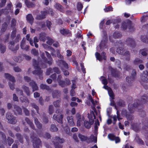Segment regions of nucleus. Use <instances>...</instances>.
<instances>
[{
  "label": "nucleus",
  "instance_id": "50",
  "mask_svg": "<svg viewBox=\"0 0 148 148\" xmlns=\"http://www.w3.org/2000/svg\"><path fill=\"white\" fill-rule=\"evenodd\" d=\"M108 138L111 140H114L116 136L113 134H109L108 135Z\"/></svg>",
  "mask_w": 148,
  "mask_h": 148
},
{
  "label": "nucleus",
  "instance_id": "1",
  "mask_svg": "<svg viewBox=\"0 0 148 148\" xmlns=\"http://www.w3.org/2000/svg\"><path fill=\"white\" fill-rule=\"evenodd\" d=\"M148 100V98L146 95H143L142 96L141 100L140 102L139 100H136L134 103L133 105L129 104L128 105V109L129 111L131 113L133 112L135 109V108L140 104H141L145 103Z\"/></svg>",
  "mask_w": 148,
  "mask_h": 148
},
{
  "label": "nucleus",
  "instance_id": "6",
  "mask_svg": "<svg viewBox=\"0 0 148 148\" xmlns=\"http://www.w3.org/2000/svg\"><path fill=\"white\" fill-rule=\"evenodd\" d=\"M6 118L8 122L11 124H15L17 122L15 117H14L10 112H8L6 115Z\"/></svg>",
  "mask_w": 148,
  "mask_h": 148
},
{
  "label": "nucleus",
  "instance_id": "41",
  "mask_svg": "<svg viewBox=\"0 0 148 148\" xmlns=\"http://www.w3.org/2000/svg\"><path fill=\"white\" fill-rule=\"evenodd\" d=\"M147 49H145L141 50L140 51V53L143 56H146L147 54Z\"/></svg>",
  "mask_w": 148,
  "mask_h": 148
},
{
  "label": "nucleus",
  "instance_id": "9",
  "mask_svg": "<svg viewBox=\"0 0 148 148\" xmlns=\"http://www.w3.org/2000/svg\"><path fill=\"white\" fill-rule=\"evenodd\" d=\"M136 75V71L135 70L132 71L131 74V77H126V80L127 81L128 83H132L134 80Z\"/></svg>",
  "mask_w": 148,
  "mask_h": 148
},
{
  "label": "nucleus",
  "instance_id": "33",
  "mask_svg": "<svg viewBox=\"0 0 148 148\" xmlns=\"http://www.w3.org/2000/svg\"><path fill=\"white\" fill-rule=\"evenodd\" d=\"M88 99L90 100L92 104L94 106H95V105L97 104L98 101H94L92 99L91 96L90 95H88Z\"/></svg>",
  "mask_w": 148,
  "mask_h": 148
},
{
  "label": "nucleus",
  "instance_id": "31",
  "mask_svg": "<svg viewBox=\"0 0 148 148\" xmlns=\"http://www.w3.org/2000/svg\"><path fill=\"white\" fill-rule=\"evenodd\" d=\"M52 95L53 98H58L60 96V92L57 90H55L53 92Z\"/></svg>",
  "mask_w": 148,
  "mask_h": 148
},
{
  "label": "nucleus",
  "instance_id": "17",
  "mask_svg": "<svg viewBox=\"0 0 148 148\" xmlns=\"http://www.w3.org/2000/svg\"><path fill=\"white\" fill-rule=\"evenodd\" d=\"M25 39H23L21 42L20 47L22 49L27 51L29 49V46L27 45L25 46Z\"/></svg>",
  "mask_w": 148,
  "mask_h": 148
},
{
  "label": "nucleus",
  "instance_id": "37",
  "mask_svg": "<svg viewBox=\"0 0 148 148\" xmlns=\"http://www.w3.org/2000/svg\"><path fill=\"white\" fill-rule=\"evenodd\" d=\"M6 47L5 45L2 44H0V51L1 53H4L5 51Z\"/></svg>",
  "mask_w": 148,
  "mask_h": 148
},
{
  "label": "nucleus",
  "instance_id": "26",
  "mask_svg": "<svg viewBox=\"0 0 148 148\" xmlns=\"http://www.w3.org/2000/svg\"><path fill=\"white\" fill-rule=\"evenodd\" d=\"M25 120L27 123L29 125L30 127L32 129H35V126L32 121L27 118H26Z\"/></svg>",
  "mask_w": 148,
  "mask_h": 148
},
{
  "label": "nucleus",
  "instance_id": "59",
  "mask_svg": "<svg viewBox=\"0 0 148 148\" xmlns=\"http://www.w3.org/2000/svg\"><path fill=\"white\" fill-rule=\"evenodd\" d=\"M113 8L112 7H108L104 9V10L105 12H108L110 11H112Z\"/></svg>",
  "mask_w": 148,
  "mask_h": 148
},
{
  "label": "nucleus",
  "instance_id": "43",
  "mask_svg": "<svg viewBox=\"0 0 148 148\" xmlns=\"http://www.w3.org/2000/svg\"><path fill=\"white\" fill-rule=\"evenodd\" d=\"M90 138L92 142H94V143H96L97 142V137L94 136L93 135H91L90 137Z\"/></svg>",
  "mask_w": 148,
  "mask_h": 148
},
{
  "label": "nucleus",
  "instance_id": "2",
  "mask_svg": "<svg viewBox=\"0 0 148 148\" xmlns=\"http://www.w3.org/2000/svg\"><path fill=\"white\" fill-rule=\"evenodd\" d=\"M33 64L34 66L35 70L34 71L33 73L34 74H37L39 75L40 79H42L43 78L42 76V71L41 70L39 66V64L37 62L36 60H33Z\"/></svg>",
  "mask_w": 148,
  "mask_h": 148
},
{
  "label": "nucleus",
  "instance_id": "24",
  "mask_svg": "<svg viewBox=\"0 0 148 148\" xmlns=\"http://www.w3.org/2000/svg\"><path fill=\"white\" fill-rule=\"evenodd\" d=\"M27 21L31 25L33 22L34 18L31 14H28L26 16Z\"/></svg>",
  "mask_w": 148,
  "mask_h": 148
},
{
  "label": "nucleus",
  "instance_id": "40",
  "mask_svg": "<svg viewBox=\"0 0 148 148\" xmlns=\"http://www.w3.org/2000/svg\"><path fill=\"white\" fill-rule=\"evenodd\" d=\"M47 43L49 45H51L53 42V40L51 38L49 37H47Z\"/></svg>",
  "mask_w": 148,
  "mask_h": 148
},
{
  "label": "nucleus",
  "instance_id": "36",
  "mask_svg": "<svg viewBox=\"0 0 148 148\" xmlns=\"http://www.w3.org/2000/svg\"><path fill=\"white\" fill-rule=\"evenodd\" d=\"M78 137L82 141H84L86 140L87 138L86 136H85L80 134H79Z\"/></svg>",
  "mask_w": 148,
  "mask_h": 148
},
{
  "label": "nucleus",
  "instance_id": "53",
  "mask_svg": "<svg viewBox=\"0 0 148 148\" xmlns=\"http://www.w3.org/2000/svg\"><path fill=\"white\" fill-rule=\"evenodd\" d=\"M108 93L110 96L112 98V99H114V95L112 91L110 89L108 90Z\"/></svg>",
  "mask_w": 148,
  "mask_h": 148
},
{
  "label": "nucleus",
  "instance_id": "28",
  "mask_svg": "<svg viewBox=\"0 0 148 148\" xmlns=\"http://www.w3.org/2000/svg\"><path fill=\"white\" fill-rule=\"evenodd\" d=\"M141 39L143 42L148 43V32L146 36H142L141 37Z\"/></svg>",
  "mask_w": 148,
  "mask_h": 148
},
{
  "label": "nucleus",
  "instance_id": "49",
  "mask_svg": "<svg viewBox=\"0 0 148 148\" xmlns=\"http://www.w3.org/2000/svg\"><path fill=\"white\" fill-rule=\"evenodd\" d=\"M132 126L133 129L135 131H138L139 129V127L136 124L132 125Z\"/></svg>",
  "mask_w": 148,
  "mask_h": 148
},
{
  "label": "nucleus",
  "instance_id": "7",
  "mask_svg": "<svg viewBox=\"0 0 148 148\" xmlns=\"http://www.w3.org/2000/svg\"><path fill=\"white\" fill-rule=\"evenodd\" d=\"M31 138L33 140V146L34 148H39V147L41 145V141L39 138L35 137L33 138V137L31 136Z\"/></svg>",
  "mask_w": 148,
  "mask_h": 148
},
{
  "label": "nucleus",
  "instance_id": "60",
  "mask_svg": "<svg viewBox=\"0 0 148 148\" xmlns=\"http://www.w3.org/2000/svg\"><path fill=\"white\" fill-rule=\"evenodd\" d=\"M135 140L139 144H143V140H141L140 138H139L138 137H136L135 138Z\"/></svg>",
  "mask_w": 148,
  "mask_h": 148
},
{
  "label": "nucleus",
  "instance_id": "14",
  "mask_svg": "<svg viewBox=\"0 0 148 148\" xmlns=\"http://www.w3.org/2000/svg\"><path fill=\"white\" fill-rule=\"evenodd\" d=\"M77 119V126H80L81 125V123L82 121H85V118L84 116L81 117V116L79 114L76 115Z\"/></svg>",
  "mask_w": 148,
  "mask_h": 148
},
{
  "label": "nucleus",
  "instance_id": "52",
  "mask_svg": "<svg viewBox=\"0 0 148 148\" xmlns=\"http://www.w3.org/2000/svg\"><path fill=\"white\" fill-rule=\"evenodd\" d=\"M16 32V28H14L12 33L11 35V37L12 39H13L14 38Z\"/></svg>",
  "mask_w": 148,
  "mask_h": 148
},
{
  "label": "nucleus",
  "instance_id": "23",
  "mask_svg": "<svg viewBox=\"0 0 148 148\" xmlns=\"http://www.w3.org/2000/svg\"><path fill=\"white\" fill-rule=\"evenodd\" d=\"M23 59V58L22 57V55H20L18 56H15L14 58V60L18 62H21Z\"/></svg>",
  "mask_w": 148,
  "mask_h": 148
},
{
  "label": "nucleus",
  "instance_id": "56",
  "mask_svg": "<svg viewBox=\"0 0 148 148\" xmlns=\"http://www.w3.org/2000/svg\"><path fill=\"white\" fill-rule=\"evenodd\" d=\"M82 5L80 2L78 3L77 5V8L78 10L80 11L83 8Z\"/></svg>",
  "mask_w": 148,
  "mask_h": 148
},
{
  "label": "nucleus",
  "instance_id": "13",
  "mask_svg": "<svg viewBox=\"0 0 148 148\" xmlns=\"http://www.w3.org/2000/svg\"><path fill=\"white\" fill-rule=\"evenodd\" d=\"M63 117V116L62 114L59 116L58 115L55 114L53 115V119L56 120L58 123H62Z\"/></svg>",
  "mask_w": 148,
  "mask_h": 148
},
{
  "label": "nucleus",
  "instance_id": "58",
  "mask_svg": "<svg viewBox=\"0 0 148 148\" xmlns=\"http://www.w3.org/2000/svg\"><path fill=\"white\" fill-rule=\"evenodd\" d=\"M53 70L51 68H49L48 69L46 72V74L47 75H49L51 73H53Z\"/></svg>",
  "mask_w": 148,
  "mask_h": 148
},
{
  "label": "nucleus",
  "instance_id": "5",
  "mask_svg": "<svg viewBox=\"0 0 148 148\" xmlns=\"http://www.w3.org/2000/svg\"><path fill=\"white\" fill-rule=\"evenodd\" d=\"M64 142V140L60 138L59 137H55L53 140V142L56 148H61L62 145L61 144Z\"/></svg>",
  "mask_w": 148,
  "mask_h": 148
},
{
  "label": "nucleus",
  "instance_id": "15",
  "mask_svg": "<svg viewBox=\"0 0 148 148\" xmlns=\"http://www.w3.org/2000/svg\"><path fill=\"white\" fill-rule=\"evenodd\" d=\"M13 111L16 114H21L22 113V110L19 106L14 105V106Z\"/></svg>",
  "mask_w": 148,
  "mask_h": 148
},
{
  "label": "nucleus",
  "instance_id": "11",
  "mask_svg": "<svg viewBox=\"0 0 148 148\" xmlns=\"http://www.w3.org/2000/svg\"><path fill=\"white\" fill-rule=\"evenodd\" d=\"M104 39L101 41L99 46L101 50L103 49L106 48L107 47V46L106 45V43L108 40L107 37L105 36L104 37Z\"/></svg>",
  "mask_w": 148,
  "mask_h": 148
},
{
  "label": "nucleus",
  "instance_id": "46",
  "mask_svg": "<svg viewBox=\"0 0 148 148\" xmlns=\"http://www.w3.org/2000/svg\"><path fill=\"white\" fill-rule=\"evenodd\" d=\"M60 63L65 68L67 69L68 68V64L66 63L64 61L61 60L60 61Z\"/></svg>",
  "mask_w": 148,
  "mask_h": 148
},
{
  "label": "nucleus",
  "instance_id": "51",
  "mask_svg": "<svg viewBox=\"0 0 148 148\" xmlns=\"http://www.w3.org/2000/svg\"><path fill=\"white\" fill-rule=\"evenodd\" d=\"M51 130L53 132H56L58 130V128L54 125H52L51 127Z\"/></svg>",
  "mask_w": 148,
  "mask_h": 148
},
{
  "label": "nucleus",
  "instance_id": "64",
  "mask_svg": "<svg viewBox=\"0 0 148 148\" xmlns=\"http://www.w3.org/2000/svg\"><path fill=\"white\" fill-rule=\"evenodd\" d=\"M55 8L58 9V10H61V9H62V6L58 3H57L55 5Z\"/></svg>",
  "mask_w": 148,
  "mask_h": 148
},
{
  "label": "nucleus",
  "instance_id": "12",
  "mask_svg": "<svg viewBox=\"0 0 148 148\" xmlns=\"http://www.w3.org/2000/svg\"><path fill=\"white\" fill-rule=\"evenodd\" d=\"M14 43L13 42H10L9 45V48L11 51L15 52L19 48L18 45H14Z\"/></svg>",
  "mask_w": 148,
  "mask_h": 148
},
{
  "label": "nucleus",
  "instance_id": "35",
  "mask_svg": "<svg viewBox=\"0 0 148 148\" xmlns=\"http://www.w3.org/2000/svg\"><path fill=\"white\" fill-rule=\"evenodd\" d=\"M60 33L63 35H66L69 33V31L68 29H63L60 30Z\"/></svg>",
  "mask_w": 148,
  "mask_h": 148
},
{
  "label": "nucleus",
  "instance_id": "22",
  "mask_svg": "<svg viewBox=\"0 0 148 148\" xmlns=\"http://www.w3.org/2000/svg\"><path fill=\"white\" fill-rule=\"evenodd\" d=\"M91 121H90L89 123L88 121H84V125L85 127L87 128H89L90 127L91 125L93 123V120H91Z\"/></svg>",
  "mask_w": 148,
  "mask_h": 148
},
{
  "label": "nucleus",
  "instance_id": "47",
  "mask_svg": "<svg viewBox=\"0 0 148 148\" xmlns=\"http://www.w3.org/2000/svg\"><path fill=\"white\" fill-rule=\"evenodd\" d=\"M31 53L35 56H38V51L35 49H33L31 51Z\"/></svg>",
  "mask_w": 148,
  "mask_h": 148
},
{
  "label": "nucleus",
  "instance_id": "39",
  "mask_svg": "<svg viewBox=\"0 0 148 148\" xmlns=\"http://www.w3.org/2000/svg\"><path fill=\"white\" fill-rule=\"evenodd\" d=\"M27 40L29 41L30 44L31 46H34L33 42L32 40L30 38V35L27 34L26 36Z\"/></svg>",
  "mask_w": 148,
  "mask_h": 148
},
{
  "label": "nucleus",
  "instance_id": "42",
  "mask_svg": "<svg viewBox=\"0 0 148 148\" xmlns=\"http://www.w3.org/2000/svg\"><path fill=\"white\" fill-rule=\"evenodd\" d=\"M16 93L18 96H23V91L19 88H16Z\"/></svg>",
  "mask_w": 148,
  "mask_h": 148
},
{
  "label": "nucleus",
  "instance_id": "30",
  "mask_svg": "<svg viewBox=\"0 0 148 148\" xmlns=\"http://www.w3.org/2000/svg\"><path fill=\"white\" fill-rule=\"evenodd\" d=\"M25 3L27 7L28 8L33 7L35 6L34 4L31 2L28 1L27 0L25 1Z\"/></svg>",
  "mask_w": 148,
  "mask_h": 148
},
{
  "label": "nucleus",
  "instance_id": "18",
  "mask_svg": "<svg viewBox=\"0 0 148 148\" xmlns=\"http://www.w3.org/2000/svg\"><path fill=\"white\" fill-rule=\"evenodd\" d=\"M29 85L32 86L33 92L38 90V87L35 82L32 81L29 83Z\"/></svg>",
  "mask_w": 148,
  "mask_h": 148
},
{
  "label": "nucleus",
  "instance_id": "21",
  "mask_svg": "<svg viewBox=\"0 0 148 148\" xmlns=\"http://www.w3.org/2000/svg\"><path fill=\"white\" fill-rule=\"evenodd\" d=\"M45 52L47 57L48 60H47L46 63H47L49 64H51L53 60L52 58L51 57L50 54L48 52L45 51Z\"/></svg>",
  "mask_w": 148,
  "mask_h": 148
},
{
  "label": "nucleus",
  "instance_id": "4",
  "mask_svg": "<svg viewBox=\"0 0 148 148\" xmlns=\"http://www.w3.org/2000/svg\"><path fill=\"white\" fill-rule=\"evenodd\" d=\"M140 82L143 85L145 88H147V87L145 86V84L148 82V73L147 71L143 72L141 76Z\"/></svg>",
  "mask_w": 148,
  "mask_h": 148
},
{
  "label": "nucleus",
  "instance_id": "63",
  "mask_svg": "<svg viewBox=\"0 0 148 148\" xmlns=\"http://www.w3.org/2000/svg\"><path fill=\"white\" fill-rule=\"evenodd\" d=\"M22 57L23 58L24 57L25 59L27 60H29L31 59V57L30 56L26 55L25 54H23L22 55Z\"/></svg>",
  "mask_w": 148,
  "mask_h": 148
},
{
  "label": "nucleus",
  "instance_id": "45",
  "mask_svg": "<svg viewBox=\"0 0 148 148\" xmlns=\"http://www.w3.org/2000/svg\"><path fill=\"white\" fill-rule=\"evenodd\" d=\"M21 101L22 102H25V103H29V101L28 99L26 98H24L23 97H20Z\"/></svg>",
  "mask_w": 148,
  "mask_h": 148
},
{
  "label": "nucleus",
  "instance_id": "8",
  "mask_svg": "<svg viewBox=\"0 0 148 148\" xmlns=\"http://www.w3.org/2000/svg\"><path fill=\"white\" fill-rule=\"evenodd\" d=\"M116 51L119 54L126 56L127 57H129L130 56L129 52L125 49H123L122 48L117 49Z\"/></svg>",
  "mask_w": 148,
  "mask_h": 148
},
{
  "label": "nucleus",
  "instance_id": "54",
  "mask_svg": "<svg viewBox=\"0 0 148 148\" xmlns=\"http://www.w3.org/2000/svg\"><path fill=\"white\" fill-rule=\"evenodd\" d=\"M108 93L110 96L112 98V99H114V95L112 91L110 89L108 90Z\"/></svg>",
  "mask_w": 148,
  "mask_h": 148
},
{
  "label": "nucleus",
  "instance_id": "27",
  "mask_svg": "<svg viewBox=\"0 0 148 148\" xmlns=\"http://www.w3.org/2000/svg\"><path fill=\"white\" fill-rule=\"evenodd\" d=\"M34 122L37 127L38 129H40L42 127V124L38 121V120L36 118H34Z\"/></svg>",
  "mask_w": 148,
  "mask_h": 148
},
{
  "label": "nucleus",
  "instance_id": "48",
  "mask_svg": "<svg viewBox=\"0 0 148 148\" xmlns=\"http://www.w3.org/2000/svg\"><path fill=\"white\" fill-rule=\"evenodd\" d=\"M40 88L42 89H46L47 90L49 89V86H47L46 84H41L40 85Z\"/></svg>",
  "mask_w": 148,
  "mask_h": 148
},
{
  "label": "nucleus",
  "instance_id": "10",
  "mask_svg": "<svg viewBox=\"0 0 148 148\" xmlns=\"http://www.w3.org/2000/svg\"><path fill=\"white\" fill-rule=\"evenodd\" d=\"M106 55V53L104 52L102 53L101 55L100 54L97 52H96L95 54L97 59L99 61H101L103 59L105 60H106V58L105 56Z\"/></svg>",
  "mask_w": 148,
  "mask_h": 148
},
{
  "label": "nucleus",
  "instance_id": "25",
  "mask_svg": "<svg viewBox=\"0 0 148 148\" xmlns=\"http://www.w3.org/2000/svg\"><path fill=\"white\" fill-rule=\"evenodd\" d=\"M126 43L127 45L132 46L134 45V41L132 38H129L126 40Z\"/></svg>",
  "mask_w": 148,
  "mask_h": 148
},
{
  "label": "nucleus",
  "instance_id": "55",
  "mask_svg": "<svg viewBox=\"0 0 148 148\" xmlns=\"http://www.w3.org/2000/svg\"><path fill=\"white\" fill-rule=\"evenodd\" d=\"M40 56L42 59L44 60V62L46 63L47 58L44 56V53L43 52L41 53L40 54Z\"/></svg>",
  "mask_w": 148,
  "mask_h": 148
},
{
  "label": "nucleus",
  "instance_id": "62",
  "mask_svg": "<svg viewBox=\"0 0 148 148\" xmlns=\"http://www.w3.org/2000/svg\"><path fill=\"white\" fill-rule=\"evenodd\" d=\"M117 104L119 106H122L124 105L125 102L123 100H120L117 103Z\"/></svg>",
  "mask_w": 148,
  "mask_h": 148
},
{
  "label": "nucleus",
  "instance_id": "16",
  "mask_svg": "<svg viewBox=\"0 0 148 148\" xmlns=\"http://www.w3.org/2000/svg\"><path fill=\"white\" fill-rule=\"evenodd\" d=\"M121 36V34L119 32H116L114 33L112 36L109 37V39L112 42L113 40V38H119Z\"/></svg>",
  "mask_w": 148,
  "mask_h": 148
},
{
  "label": "nucleus",
  "instance_id": "57",
  "mask_svg": "<svg viewBox=\"0 0 148 148\" xmlns=\"http://www.w3.org/2000/svg\"><path fill=\"white\" fill-rule=\"evenodd\" d=\"M53 106L52 105H50L49 106V111L50 114H52L53 112Z\"/></svg>",
  "mask_w": 148,
  "mask_h": 148
},
{
  "label": "nucleus",
  "instance_id": "32",
  "mask_svg": "<svg viewBox=\"0 0 148 148\" xmlns=\"http://www.w3.org/2000/svg\"><path fill=\"white\" fill-rule=\"evenodd\" d=\"M112 74L113 76L115 77H119L120 73L112 69Z\"/></svg>",
  "mask_w": 148,
  "mask_h": 148
},
{
  "label": "nucleus",
  "instance_id": "44",
  "mask_svg": "<svg viewBox=\"0 0 148 148\" xmlns=\"http://www.w3.org/2000/svg\"><path fill=\"white\" fill-rule=\"evenodd\" d=\"M7 24L6 23H4L2 26L1 30L2 32H3L5 30L7 27Z\"/></svg>",
  "mask_w": 148,
  "mask_h": 148
},
{
  "label": "nucleus",
  "instance_id": "29",
  "mask_svg": "<svg viewBox=\"0 0 148 148\" xmlns=\"http://www.w3.org/2000/svg\"><path fill=\"white\" fill-rule=\"evenodd\" d=\"M46 34L45 33H41L39 35V39L40 40L44 42L45 41Z\"/></svg>",
  "mask_w": 148,
  "mask_h": 148
},
{
  "label": "nucleus",
  "instance_id": "3",
  "mask_svg": "<svg viewBox=\"0 0 148 148\" xmlns=\"http://www.w3.org/2000/svg\"><path fill=\"white\" fill-rule=\"evenodd\" d=\"M5 77L6 78L10 80L9 82V87L11 89L13 90L14 89V83L15 82L14 77L8 73H5Z\"/></svg>",
  "mask_w": 148,
  "mask_h": 148
},
{
  "label": "nucleus",
  "instance_id": "20",
  "mask_svg": "<svg viewBox=\"0 0 148 148\" xmlns=\"http://www.w3.org/2000/svg\"><path fill=\"white\" fill-rule=\"evenodd\" d=\"M22 88L27 96H29L30 95V91L29 88L27 86L25 85H23L22 86Z\"/></svg>",
  "mask_w": 148,
  "mask_h": 148
},
{
  "label": "nucleus",
  "instance_id": "61",
  "mask_svg": "<svg viewBox=\"0 0 148 148\" xmlns=\"http://www.w3.org/2000/svg\"><path fill=\"white\" fill-rule=\"evenodd\" d=\"M126 116L127 120H129L133 119L134 118L133 116L132 115H128L127 114H126Z\"/></svg>",
  "mask_w": 148,
  "mask_h": 148
},
{
  "label": "nucleus",
  "instance_id": "34",
  "mask_svg": "<svg viewBox=\"0 0 148 148\" xmlns=\"http://www.w3.org/2000/svg\"><path fill=\"white\" fill-rule=\"evenodd\" d=\"M143 62V60L139 58H136L134 61V63L135 64H138Z\"/></svg>",
  "mask_w": 148,
  "mask_h": 148
},
{
  "label": "nucleus",
  "instance_id": "38",
  "mask_svg": "<svg viewBox=\"0 0 148 148\" xmlns=\"http://www.w3.org/2000/svg\"><path fill=\"white\" fill-rule=\"evenodd\" d=\"M100 79L101 81L102 84L104 85H106L107 84V81L105 77L101 76L100 78Z\"/></svg>",
  "mask_w": 148,
  "mask_h": 148
},
{
  "label": "nucleus",
  "instance_id": "19",
  "mask_svg": "<svg viewBox=\"0 0 148 148\" xmlns=\"http://www.w3.org/2000/svg\"><path fill=\"white\" fill-rule=\"evenodd\" d=\"M67 119L68 122L70 126H73L74 125L75 123L73 121V116H68L67 117Z\"/></svg>",
  "mask_w": 148,
  "mask_h": 148
}]
</instances>
